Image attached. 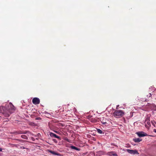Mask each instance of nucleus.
<instances>
[{"instance_id": "b1692460", "label": "nucleus", "mask_w": 156, "mask_h": 156, "mask_svg": "<svg viewBox=\"0 0 156 156\" xmlns=\"http://www.w3.org/2000/svg\"><path fill=\"white\" fill-rule=\"evenodd\" d=\"M2 151V149L0 147V152H1Z\"/></svg>"}, {"instance_id": "4468645a", "label": "nucleus", "mask_w": 156, "mask_h": 156, "mask_svg": "<svg viewBox=\"0 0 156 156\" xmlns=\"http://www.w3.org/2000/svg\"><path fill=\"white\" fill-rule=\"evenodd\" d=\"M101 121L103 124L105 125L107 124L106 122L103 121V120H102V121L101 120Z\"/></svg>"}, {"instance_id": "2eb2a0df", "label": "nucleus", "mask_w": 156, "mask_h": 156, "mask_svg": "<svg viewBox=\"0 0 156 156\" xmlns=\"http://www.w3.org/2000/svg\"><path fill=\"white\" fill-rule=\"evenodd\" d=\"M65 140L66 141H67V142H69V143H70V140L69 139H68V138H66V139H65Z\"/></svg>"}, {"instance_id": "f257e3e1", "label": "nucleus", "mask_w": 156, "mask_h": 156, "mask_svg": "<svg viewBox=\"0 0 156 156\" xmlns=\"http://www.w3.org/2000/svg\"><path fill=\"white\" fill-rule=\"evenodd\" d=\"M114 116L117 118H120L124 115V112L121 110H117L113 113Z\"/></svg>"}, {"instance_id": "5701e85b", "label": "nucleus", "mask_w": 156, "mask_h": 156, "mask_svg": "<svg viewBox=\"0 0 156 156\" xmlns=\"http://www.w3.org/2000/svg\"><path fill=\"white\" fill-rule=\"evenodd\" d=\"M17 140L18 141H23V140H19V139H17Z\"/></svg>"}, {"instance_id": "6ab92c4d", "label": "nucleus", "mask_w": 156, "mask_h": 156, "mask_svg": "<svg viewBox=\"0 0 156 156\" xmlns=\"http://www.w3.org/2000/svg\"><path fill=\"white\" fill-rule=\"evenodd\" d=\"M53 141H54L55 143H57V140L55 139H53Z\"/></svg>"}, {"instance_id": "20e7f679", "label": "nucleus", "mask_w": 156, "mask_h": 156, "mask_svg": "<svg viewBox=\"0 0 156 156\" xmlns=\"http://www.w3.org/2000/svg\"><path fill=\"white\" fill-rule=\"evenodd\" d=\"M126 151L129 153L131 154H138V153L136 150H133L129 149H127Z\"/></svg>"}, {"instance_id": "f03ea898", "label": "nucleus", "mask_w": 156, "mask_h": 156, "mask_svg": "<svg viewBox=\"0 0 156 156\" xmlns=\"http://www.w3.org/2000/svg\"><path fill=\"white\" fill-rule=\"evenodd\" d=\"M32 103L34 105L39 104L40 103V100L37 98H33L32 100Z\"/></svg>"}, {"instance_id": "423d86ee", "label": "nucleus", "mask_w": 156, "mask_h": 156, "mask_svg": "<svg viewBox=\"0 0 156 156\" xmlns=\"http://www.w3.org/2000/svg\"><path fill=\"white\" fill-rule=\"evenodd\" d=\"M49 135L52 137L56 138L59 140L61 139V138L59 136L57 135L56 134L52 133H50Z\"/></svg>"}, {"instance_id": "6e6552de", "label": "nucleus", "mask_w": 156, "mask_h": 156, "mask_svg": "<svg viewBox=\"0 0 156 156\" xmlns=\"http://www.w3.org/2000/svg\"><path fill=\"white\" fill-rule=\"evenodd\" d=\"M133 140L135 142H139L142 140V139L139 138H135L133 139Z\"/></svg>"}, {"instance_id": "1a4fd4ad", "label": "nucleus", "mask_w": 156, "mask_h": 156, "mask_svg": "<svg viewBox=\"0 0 156 156\" xmlns=\"http://www.w3.org/2000/svg\"><path fill=\"white\" fill-rule=\"evenodd\" d=\"M70 148L71 149H74L76 151H80V148H77L73 146H71Z\"/></svg>"}, {"instance_id": "f8f14e48", "label": "nucleus", "mask_w": 156, "mask_h": 156, "mask_svg": "<svg viewBox=\"0 0 156 156\" xmlns=\"http://www.w3.org/2000/svg\"><path fill=\"white\" fill-rule=\"evenodd\" d=\"M97 131L98 132V133H100V134H102V131L99 129H97Z\"/></svg>"}, {"instance_id": "39448f33", "label": "nucleus", "mask_w": 156, "mask_h": 156, "mask_svg": "<svg viewBox=\"0 0 156 156\" xmlns=\"http://www.w3.org/2000/svg\"><path fill=\"white\" fill-rule=\"evenodd\" d=\"M136 134L139 137H142L146 136L147 135L146 133L143 132H139L136 133Z\"/></svg>"}, {"instance_id": "393cba45", "label": "nucleus", "mask_w": 156, "mask_h": 156, "mask_svg": "<svg viewBox=\"0 0 156 156\" xmlns=\"http://www.w3.org/2000/svg\"><path fill=\"white\" fill-rule=\"evenodd\" d=\"M55 132H56V133H57V131H55Z\"/></svg>"}, {"instance_id": "9b49d317", "label": "nucleus", "mask_w": 156, "mask_h": 156, "mask_svg": "<svg viewBox=\"0 0 156 156\" xmlns=\"http://www.w3.org/2000/svg\"><path fill=\"white\" fill-rule=\"evenodd\" d=\"M21 137L23 139H25L26 140L28 139L27 137L25 135H21Z\"/></svg>"}, {"instance_id": "412c9836", "label": "nucleus", "mask_w": 156, "mask_h": 156, "mask_svg": "<svg viewBox=\"0 0 156 156\" xmlns=\"http://www.w3.org/2000/svg\"><path fill=\"white\" fill-rule=\"evenodd\" d=\"M20 148L21 149H24L25 148L24 147H20Z\"/></svg>"}, {"instance_id": "0eeeda50", "label": "nucleus", "mask_w": 156, "mask_h": 156, "mask_svg": "<svg viewBox=\"0 0 156 156\" xmlns=\"http://www.w3.org/2000/svg\"><path fill=\"white\" fill-rule=\"evenodd\" d=\"M92 117L93 116H89V120L91 122H92L94 123L96 122L97 121V119H95V118L94 119L93 118H92Z\"/></svg>"}, {"instance_id": "9d476101", "label": "nucleus", "mask_w": 156, "mask_h": 156, "mask_svg": "<svg viewBox=\"0 0 156 156\" xmlns=\"http://www.w3.org/2000/svg\"><path fill=\"white\" fill-rule=\"evenodd\" d=\"M49 152H50V153L51 154H53L54 155H58V153H57L56 152H55V151H52L50 150V151H49Z\"/></svg>"}, {"instance_id": "ddd939ff", "label": "nucleus", "mask_w": 156, "mask_h": 156, "mask_svg": "<svg viewBox=\"0 0 156 156\" xmlns=\"http://www.w3.org/2000/svg\"><path fill=\"white\" fill-rule=\"evenodd\" d=\"M29 133V132L28 131H22V134H26L27 133Z\"/></svg>"}, {"instance_id": "a211bd4d", "label": "nucleus", "mask_w": 156, "mask_h": 156, "mask_svg": "<svg viewBox=\"0 0 156 156\" xmlns=\"http://www.w3.org/2000/svg\"><path fill=\"white\" fill-rule=\"evenodd\" d=\"M13 133L15 135H17L18 134L17 133V131H15L13 132Z\"/></svg>"}, {"instance_id": "f3484780", "label": "nucleus", "mask_w": 156, "mask_h": 156, "mask_svg": "<svg viewBox=\"0 0 156 156\" xmlns=\"http://www.w3.org/2000/svg\"><path fill=\"white\" fill-rule=\"evenodd\" d=\"M17 133L18 134H21L22 133V131H17Z\"/></svg>"}, {"instance_id": "7ed1b4c3", "label": "nucleus", "mask_w": 156, "mask_h": 156, "mask_svg": "<svg viewBox=\"0 0 156 156\" xmlns=\"http://www.w3.org/2000/svg\"><path fill=\"white\" fill-rule=\"evenodd\" d=\"M150 121V118L149 117H147L145 121V122H146V124L145 125L146 127H148L151 126V123Z\"/></svg>"}, {"instance_id": "aec40b11", "label": "nucleus", "mask_w": 156, "mask_h": 156, "mask_svg": "<svg viewBox=\"0 0 156 156\" xmlns=\"http://www.w3.org/2000/svg\"><path fill=\"white\" fill-rule=\"evenodd\" d=\"M41 119V118L40 117H37V118H36V119H35L36 120H40Z\"/></svg>"}, {"instance_id": "dca6fc26", "label": "nucleus", "mask_w": 156, "mask_h": 156, "mask_svg": "<svg viewBox=\"0 0 156 156\" xmlns=\"http://www.w3.org/2000/svg\"><path fill=\"white\" fill-rule=\"evenodd\" d=\"M151 93H149L147 95V96L148 98H150L151 97Z\"/></svg>"}, {"instance_id": "4be33fe9", "label": "nucleus", "mask_w": 156, "mask_h": 156, "mask_svg": "<svg viewBox=\"0 0 156 156\" xmlns=\"http://www.w3.org/2000/svg\"><path fill=\"white\" fill-rule=\"evenodd\" d=\"M153 132L156 133V129H154L153 130Z\"/></svg>"}]
</instances>
